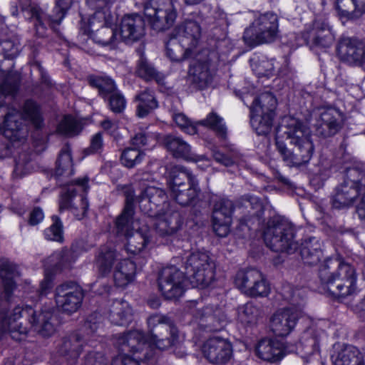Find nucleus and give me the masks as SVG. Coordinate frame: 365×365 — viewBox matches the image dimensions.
Returning a JSON list of instances; mask_svg holds the SVG:
<instances>
[{"mask_svg": "<svg viewBox=\"0 0 365 365\" xmlns=\"http://www.w3.org/2000/svg\"><path fill=\"white\" fill-rule=\"evenodd\" d=\"M21 277L19 266L7 259H0V330L8 333L15 341L24 339L33 329L43 337H50L56 331L57 319L54 311L45 308L34 310L31 306L14 304L16 279Z\"/></svg>", "mask_w": 365, "mask_h": 365, "instance_id": "1", "label": "nucleus"}, {"mask_svg": "<svg viewBox=\"0 0 365 365\" xmlns=\"http://www.w3.org/2000/svg\"><path fill=\"white\" fill-rule=\"evenodd\" d=\"M150 336L146 338L141 331L132 330L120 334L115 341L116 346L123 352L140 354L138 359L149 360L153 356L154 348L164 350L177 344L178 330L168 317L153 314L147 320Z\"/></svg>", "mask_w": 365, "mask_h": 365, "instance_id": "2", "label": "nucleus"}, {"mask_svg": "<svg viewBox=\"0 0 365 365\" xmlns=\"http://www.w3.org/2000/svg\"><path fill=\"white\" fill-rule=\"evenodd\" d=\"M276 146L283 161L290 167L308 163L314 150L310 128L292 116L284 117L277 127Z\"/></svg>", "mask_w": 365, "mask_h": 365, "instance_id": "3", "label": "nucleus"}, {"mask_svg": "<svg viewBox=\"0 0 365 365\" xmlns=\"http://www.w3.org/2000/svg\"><path fill=\"white\" fill-rule=\"evenodd\" d=\"M4 115L0 123L2 124L3 135L14 146L23 145L26 140L27 128L23 125L22 118L29 121L36 129L43 126V118L40 106L31 100L26 101L20 113L17 110L9 108L3 110Z\"/></svg>", "mask_w": 365, "mask_h": 365, "instance_id": "4", "label": "nucleus"}, {"mask_svg": "<svg viewBox=\"0 0 365 365\" xmlns=\"http://www.w3.org/2000/svg\"><path fill=\"white\" fill-rule=\"evenodd\" d=\"M324 289L336 297H346L356 292L357 274L349 263L340 259H327L319 270Z\"/></svg>", "mask_w": 365, "mask_h": 365, "instance_id": "5", "label": "nucleus"}, {"mask_svg": "<svg viewBox=\"0 0 365 365\" xmlns=\"http://www.w3.org/2000/svg\"><path fill=\"white\" fill-rule=\"evenodd\" d=\"M125 203L121 214L115 220L117 232L127 238L126 249L133 254L140 252L150 242L147 226L139 227V221L134 218L135 193L132 187L124 191Z\"/></svg>", "mask_w": 365, "mask_h": 365, "instance_id": "6", "label": "nucleus"}, {"mask_svg": "<svg viewBox=\"0 0 365 365\" xmlns=\"http://www.w3.org/2000/svg\"><path fill=\"white\" fill-rule=\"evenodd\" d=\"M280 294L290 305L272 314L270 328L275 335L287 336L294 329L299 319L302 317L304 290L287 284L282 286Z\"/></svg>", "mask_w": 365, "mask_h": 365, "instance_id": "7", "label": "nucleus"}, {"mask_svg": "<svg viewBox=\"0 0 365 365\" xmlns=\"http://www.w3.org/2000/svg\"><path fill=\"white\" fill-rule=\"evenodd\" d=\"M294 237L292 224L281 217H274L269 220L264 232L266 245L274 252L294 253L298 247Z\"/></svg>", "mask_w": 365, "mask_h": 365, "instance_id": "8", "label": "nucleus"}, {"mask_svg": "<svg viewBox=\"0 0 365 365\" xmlns=\"http://www.w3.org/2000/svg\"><path fill=\"white\" fill-rule=\"evenodd\" d=\"M168 185L173 197L182 206L192 205L200 192L195 177L182 166L173 169Z\"/></svg>", "mask_w": 365, "mask_h": 365, "instance_id": "9", "label": "nucleus"}, {"mask_svg": "<svg viewBox=\"0 0 365 365\" xmlns=\"http://www.w3.org/2000/svg\"><path fill=\"white\" fill-rule=\"evenodd\" d=\"M278 17L274 12L257 14L254 21L244 32L245 43L252 47L270 43L276 38Z\"/></svg>", "mask_w": 365, "mask_h": 365, "instance_id": "10", "label": "nucleus"}, {"mask_svg": "<svg viewBox=\"0 0 365 365\" xmlns=\"http://www.w3.org/2000/svg\"><path fill=\"white\" fill-rule=\"evenodd\" d=\"M178 0H149L144 6V13L151 27L157 31L170 29L178 14Z\"/></svg>", "mask_w": 365, "mask_h": 365, "instance_id": "11", "label": "nucleus"}, {"mask_svg": "<svg viewBox=\"0 0 365 365\" xmlns=\"http://www.w3.org/2000/svg\"><path fill=\"white\" fill-rule=\"evenodd\" d=\"M187 277L194 287L204 289L215 279V264L207 253H191L185 262Z\"/></svg>", "mask_w": 365, "mask_h": 365, "instance_id": "12", "label": "nucleus"}, {"mask_svg": "<svg viewBox=\"0 0 365 365\" xmlns=\"http://www.w3.org/2000/svg\"><path fill=\"white\" fill-rule=\"evenodd\" d=\"M235 283L244 294L252 297H267L270 292L269 284L263 274L256 269L239 271Z\"/></svg>", "mask_w": 365, "mask_h": 365, "instance_id": "13", "label": "nucleus"}, {"mask_svg": "<svg viewBox=\"0 0 365 365\" xmlns=\"http://www.w3.org/2000/svg\"><path fill=\"white\" fill-rule=\"evenodd\" d=\"M185 277L175 267L163 268L158 277V286L163 295L168 299L180 297L185 292Z\"/></svg>", "mask_w": 365, "mask_h": 365, "instance_id": "14", "label": "nucleus"}, {"mask_svg": "<svg viewBox=\"0 0 365 365\" xmlns=\"http://www.w3.org/2000/svg\"><path fill=\"white\" fill-rule=\"evenodd\" d=\"M115 22V18L113 16V20L111 23L103 25H92L91 18L88 20V26H86L82 21L80 26V38L82 41H86L91 38L96 43L103 46L114 48L118 41L115 30L111 27Z\"/></svg>", "mask_w": 365, "mask_h": 365, "instance_id": "15", "label": "nucleus"}, {"mask_svg": "<svg viewBox=\"0 0 365 365\" xmlns=\"http://www.w3.org/2000/svg\"><path fill=\"white\" fill-rule=\"evenodd\" d=\"M88 190V178L87 177L78 178L68 185L67 188L62 192L61 196L59 202L60 210H70L75 213L76 210H80L81 212V215L84 216L88 207L86 197L84 195L81 196L80 205H76L73 200L76 192H87Z\"/></svg>", "mask_w": 365, "mask_h": 365, "instance_id": "16", "label": "nucleus"}, {"mask_svg": "<svg viewBox=\"0 0 365 365\" xmlns=\"http://www.w3.org/2000/svg\"><path fill=\"white\" fill-rule=\"evenodd\" d=\"M322 323H313L309 326L301 334L297 352L304 359L319 354L320 344L326 337V333L322 328Z\"/></svg>", "mask_w": 365, "mask_h": 365, "instance_id": "17", "label": "nucleus"}, {"mask_svg": "<svg viewBox=\"0 0 365 365\" xmlns=\"http://www.w3.org/2000/svg\"><path fill=\"white\" fill-rule=\"evenodd\" d=\"M187 311L209 331H219L225 325V317L221 314L218 309H214L211 306L203 307L202 301H190L186 306Z\"/></svg>", "mask_w": 365, "mask_h": 365, "instance_id": "18", "label": "nucleus"}, {"mask_svg": "<svg viewBox=\"0 0 365 365\" xmlns=\"http://www.w3.org/2000/svg\"><path fill=\"white\" fill-rule=\"evenodd\" d=\"M83 297L82 289L74 283L59 285L55 292L58 307L68 314L76 312L81 307Z\"/></svg>", "mask_w": 365, "mask_h": 365, "instance_id": "19", "label": "nucleus"}, {"mask_svg": "<svg viewBox=\"0 0 365 365\" xmlns=\"http://www.w3.org/2000/svg\"><path fill=\"white\" fill-rule=\"evenodd\" d=\"M344 116L342 112L334 107L322 110L315 123L316 134L323 138L333 137L343 128Z\"/></svg>", "mask_w": 365, "mask_h": 365, "instance_id": "20", "label": "nucleus"}, {"mask_svg": "<svg viewBox=\"0 0 365 365\" xmlns=\"http://www.w3.org/2000/svg\"><path fill=\"white\" fill-rule=\"evenodd\" d=\"M165 190L155 186H147L139 197L140 207L148 216L160 214L161 211L171 207Z\"/></svg>", "mask_w": 365, "mask_h": 365, "instance_id": "21", "label": "nucleus"}, {"mask_svg": "<svg viewBox=\"0 0 365 365\" xmlns=\"http://www.w3.org/2000/svg\"><path fill=\"white\" fill-rule=\"evenodd\" d=\"M203 356L213 364H225L232 357V346L230 342L220 337L207 339L202 347Z\"/></svg>", "mask_w": 365, "mask_h": 365, "instance_id": "22", "label": "nucleus"}, {"mask_svg": "<svg viewBox=\"0 0 365 365\" xmlns=\"http://www.w3.org/2000/svg\"><path fill=\"white\" fill-rule=\"evenodd\" d=\"M73 0H57L53 14L48 17L41 9L32 7L30 9V12L31 19L35 21L34 25L36 32L39 35L43 36L46 28V23L59 24L64 18L66 11L70 9Z\"/></svg>", "mask_w": 365, "mask_h": 365, "instance_id": "23", "label": "nucleus"}, {"mask_svg": "<svg viewBox=\"0 0 365 365\" xmlns=\"http://www.w3.org/2000/svg\"><path fill=\"white\" fill-rule=\"evenodd\" d=\"M175 36L185 47L187 53H195L201 38L202 29L197 21L187 18L175 28Z\"/></svg>", "mask_w": 365, "mask_h": 365, "instance_id": "24", "label": "nucleus"}, {"mask_svg": "<svg viewBox=\"0 0 365 365\" xmlns=\"http://www.w3.org/2000/svg\"><path fill=\"white\" fill-rule=\"evenodd\" d=\"M233 203L228 199L222 198L215 202L212 212L214 232L220 237L227 235L231 224Z\"/></svg>", "mask_w": 365, "mask_h": 365, "instance_id": "25", "label": "nucleus"}, {"mask_svg": "<svg viewBox=\"0 0 365 365\" xmlns=\"http://www.w3.org/2000/svg\"><path fill=\"white\" fill-rule=\"evenodd\" d=\"M309 43L319 48L330 47L334 41V35L325 19L319 18L314 21L312 28L305 33Z\"/></svg>", "mask_w": 365, "mask_h": 365, "instance_id": "26", "label": "nucleus"}, {"mask_svg": "<svg viewBox=\"0 0 365 365\" xmlns=\"http://www.w3.org/2000/svg\"><path fill=\"white\" fill-rule=\"evenodd\" d=\"M154 227L156 232L160 236H171L175 234L181 227L182 220L180 213L171 207L160 212L155 216Z\"/></svg>", "mask_w": 365, "mask_h": 365, "instance_id": "27", "label": "nucleus"}, {"mask_svg": "<svg viewBox=\"0 0 365 365\" xmlns=\"http://www.w3.org/2000/svg\"><path fill=\"white\" fill-rule=\"evenodd\" d=\"M337 53L342 61L350 64H365V44L356 39L341 38L337 47Z\"/></svg>", "mask_w": 365, "mask_h": 365, "instance_id": "28", "label": "nucleus"}, {"mask_svg": "<svg viewBox=\"0 0 365 365\" xmlns=\"http://www.w3.org/2000/svg\"><path fill=\"white\" fill-rule=\"evenodd\" d=\"M163 143L168 150L175 158H183L187 161L195 163L205 161L206 165H209V161L206 159L205 155L192 153L190 145L180 137L167 135L164 138Z\"/></svg>", "mask_w": 365, "mask_h": 365, "instance_id": "29", "label": "nucleus"}, {"mask_svg": "<svg viewBox=\"0 0 365 365\" xmlns=\"http://www.w3.org/2000/svg\"><path fill=\"white\" fill-rule=\"evenodd\" d=\"M145 23L138 14L125 15L120 23V36L127 42L139 40L144 35Z\"/></svg>", "mask_w": 365, "mask_h": 365, "instance_id": "30", "label": "nucleus"}, {"mask_svg": "<svg viewBox=\"0 0 365 365\" xmlns=\"http://www.w3.org/2000/svg\"><path fill=\"white\" fill-rule=\"evenodd\" d=\"M361 192L356 187L342 182L335 189L331 199L332 206L336 209L349 207L356 202Z\"/></svg>", "mask_w": 365, "mask_h": 365, "instance_id": "31", "label": "nucleus"}, {"mask_svg": "<svg viewBox=\"0 0 365 365\" xmlns=\"http://www.w3.org/2000/svg\"><path fill=\"white\" fill-rule=\"evenodd\" d=\"M115 1V0H86L88 6L95 11L91 16L92 25H103L113 21V15L110 11V6Z\"/></svg>", "mask_w": 365, "mask_h": 365, "instance_id": "32", "label": "nucleus"}, {"mask_svg": "<svg viewBox=\"0 0 365 365\" xmlns=\"http://www.w3.org/2000/svg\"><path fill=\"white\" fill-rule=\"evenodd\" d=\"M256 354L262 359L271 362L280 361L284 355L282 344L269 339H264L258 342Z\"/></svg>", "mask_w": 365, "mask_h": 365, "instance_id": "33", "label": "nucleus"}, {"mask_svg": "<svg viewBox=\"0 0 365 365\" xmlns=\"http://www.w3.org/2000/svg\"><path fill=\"white\" fill-rule=\"evenodd\" d=\"M300 255L305 264L309 265L318 264L323 257L321 242L316 237L305 240L302 243Z\"/></svg>", "mask_w": 365, "mask_h": 365, "instance_id": "34", "label": "nucleus"}, {"mask_svg": "<svg viewBox=\"0 0 365 365\" xmlns=\"http://www.w3.org/2000/svg\"><path fill=\"white\" fill-rule=\"evenodd\" d=\"M133 316V309L127 302L120 299L113 302L109 314L111 323L119 326L128 325L132 322Z\"/></svg>", "mask_w": 365, "mask_h": 365, "instance_id": "35", "label": "nucleus"}, {"mask_svg": "<svg viewBox=\"0 0 365 365\" xmlns=\"http://www.w3.org/2000/svg\"><path fill=\"white\" fill-rule=\"evenodd\" d=\"M335 7L341 17L356 19L365 13V0H336Z\"/></svg>", "mask_w": 365, "mask_h": 365, "instance_id": "36", "label": "nucleus"}, {"mask_svg": "<svg viewBox=\"0 0 365 365\" xmlns=\"http://www.w3.org/2000/svg\"><path fill=\"white\" fill-rule=\"evenodd\" d=\"M136 265L130 259H123L116 266L114 272V282L118 287H124L132 282L136 274Z\"/></svg>", "mask_w": 365, "mask_h": 365, "instance_id": "37", "label": "nucleus"}, {"mask_svg": "<svg viewBox=\"0 0 365 365\" xmlns=\"http://www.w3.org/2000/svg\"><path fill=\"white\" fill-rule=\"evenodd\" d=\"M334 365H364V356L359 350L353 346H346L336 354L332 356Z\"/></svg>", "mask_w": 365, "mask_h": 365, "instance_id": "38", "label": "nucleus"}, {"mask_svg": "<svg viewBox=\"0 0 365 365\" xmlns=\"http://www.w3.org/2000/svg\"><path fill=\"white\" fill-rule=\"evenodd\" d=\"M239 204L246 210L247 215L242 219L245 223H248L250 218L259 220L264 213V206L260 199L257 197L246 195L242 196Z\"/></svg>", "mask_w": 365, "mask_h": 365, "instance_id": "39", "label": "nucleus"}, {"mask_svg": "<svg viewBox=\"0 0 365 365\" xmlns=\"http://www.w3.org/2000/svg\"><path fill=\"white\" fill-rule=\"evenodd\" d=\"M277 106V99L272 93L264 92L255 98L250 106V114H272Z\"/></svg>", "mask_w": 365, "mask_h": 365, "instance_id": "40", "label": "nucleus"}, {"mask_svg": "<svg viewBox=\"0 0 365 365\" xmlns=\"http://www.w3.org/2000/svg\"><path fill=\"white\" fill-rule=\"evenodd\" d=\"M118 259V255L115 250L107 245L101 247L96 258V265L101 274L109 273L113 264Z\"/></svg>", "mask_w": 365, "mask_h": 365, "instance_id": "41", "label": "nucleus"}, {"mask_svg": "<svg viewBox=\"0 0 365 365\" xmlns=\"http://www.w3.org/2000/svg\"><path fill=\"white\" fill-rule=\"evenodd\" d=\"M85 344V340L78 333L72 334L64 339L61 348V354L72 359H77Z\"/></svg>", "mask_w": 365, "mask_h": 365, "instance_id": "42", "label": "nucleus"}, {"mask_svg": "<svg viewBox=\"0 0 365 365\" xmlns=\"http://www.w3.org/2000/svg\"><path fill=\"white\" fill-rule=\"evenodd\" d=\"M138 102L137 115L143 118L158 107V102L152 91L146 89L139 93L135 98Z\"/></svg>", "mask_w": 365, "mask_h": 365, "instance_id": "43", "label": "nucleus"}, {"mask_svg": "<svg viewBox=\"0 0 365 365\" xmlns=\"http://www.w3.org/2000/svg\"><path fill=\"white\" fill-rule=\"evenodd\" d=\"M189 73L192 82L200 88L206 86L212 81V76L207 62H196L190 68Z\"/></svg>", "mask_w": 365, "mask_h": 365, "instance_id": "44", "label": "nucleus"}, {"mask_svg": "<svg viewBox=\"0 0 365 365\" xmlns=\"http://www.w3.org/2000/svg\"><path fill=\"white\" fill-rule=\"evenodd\" d=\"M343 182L363 191L365 190V169L361 165L346 168Z\"/></svg>", "mask_w": 365, "mask_h": 365, "instance_id": "45", "label": "nucleus"}, {"mask_svg": "<svg viewBox=\"0 0 365 365\" xmlns=\"http://www.w3.org/2000/svg\"><path fill=\"white\" fill-rule=\"evenodd\" d=\"M56 175L58 176L63 174L71 175L73 174V160L70 147L68 145L61 149L56 161Z\"/></svg>", "mask_w": 365, "mask_h": 365, "instance_id": "46", "label": "nucleus"}, {"mask_svg": "<svg viewBox=\"0 0 365 365\" xmlns=\"http://www.w3.org/2000/svg\"><path fill=\"white\" fill-rule=\"evenodd\" d=\"M274 117L272 114H250V123L258 135H267L272 129Z\"/></svg>", "mask_w": 365, "mask_h": 365, "instance_id": "47", "label": "nucleus"}, {"mask_svg": "<svg viewBox=\"0 0 365 365\" xmlns=\"http://www.w3.org/2000/svg\"><path fill=\"white\" fill-rule=\"evenodd\" d=\"M20 78L16 73H6L0 70V94L2 96L14 95L16 93Z\"/></svg>", "mask_w": 365, "mask_h": 365, "instance_id": "48", "label": "nucleus"}, {"mask_svg": "<svg viewBox=\"0 0 365 365\" xmlns=\"http://www.w3.org/2000/svg\"><path fill=\"white\" fill-rule=\"evenodd\" d=\"M238 320L243 324H255L261 315V311L259 307L252 302L238 307L237 309Z\"/></svg>", "mask_w": 365, "mask_h": 365, "instance_id": "49", "label": "nucleus"}, {"mask_svg": "<svg viewBox=\"0 0 365 365\" xmlns=\"http://www.w3.org/2000/svg\"><path fill=\"white\" fill-rule=\"evenodd\" d=\"M195 53H187L185 47L175 38H171L166 44V56L173 61H180L191 57Z\"/></svg>", "mask_w": 365, "mask_h": 365, "instance_id": "50", "label": "nucleus"}, {"mask_svg": "<svg viewBox=\"0 0 365 365\" xmlns=\"http://www.w3.org/2000/svg\"><path fill=\"white\" fill-rule=\"evenodd\" d=\"M90 86L98 90L99 94L106 97L110 95L116 89L114 81L104 76H91L88 78Z\"/></svg>", "mask_w": 365, "mask_h": 365, "instance_id": "51", "label": "nucleus"}, {"mask_svg": "<svg viewBox=\"0 0 365 365\" xmlns=\"http://www.w3.org/2000/svg\"><path fill=\"white\" fill-rule=\"evenodd\" d=\"M197 124L210 128L222 139L226 138L227 128L223 123V119L215 112L209 113L205 119L198 121Z\"/></svg>", "mask_w": 365, "mask_h": 365, "instance_id": "52", "label": "nucleus"}, {"mask_svg": "<svg viewBox=\"0 0 365 365\" xmlns=\"http://www.w3.org/2000/svg\"><path fill=\"white\" fill-rule=\"evenodd\" d=\"M145 157V153L139 148H127L122 151L120 162L128 168H133L140 164Z\"/></svg>", "mask_w": 365, "mask_h": 365, "instance_id": "53", "label": "nucleus"}, {"mask_svg": "<svg viewBox=\"0 0 365 365\" xmlns=\"http://www.w3.org/2000/svg\"><path fill=\"white\" fill-rule=\"evenodd\" d=\"M136 73L138 76L146 81L155 80L157 82L160 83L162 80L155 69L143 56H140V59L138 63Z\"/></svg>", "mask_w": 365, "mask_h": 365, "instance_id": "54", "label": "nucleus"}, {"mask_svg": "<svg viewBox=\"0 0 365 365\" xmlns=\"http://www.w3.org/2000/svg\"><path fill=\"white\" fill-rule=\"evenodd\" d=\"M57 130L62 135L73 136L79 133L78 124L73 117L67 115L59 123Z\"/></svg>", "mask_w": 365, "mask_h": 365, "instance_id": "55", "label": "nucleus"}, {"mask_svg": "<svg viewBox=\"0 0 365 365\" xmlns=\"http://www.w3.org/2000/svg\"><path fill=\"white\" fill-rule=\"evenodd\" d=\"M52 225L44 231L45 237L48 240L61 242L63 240L62 224L56 216L52 217Z\"/></svg>", "mask_w": 365, "mask_h": 365, "instance_id": "56", "label": "nucleus"}, {"mask_svg": "<svg viewBox=\"0 0 365 365\" xmlns=\"http://www.w3.org/2000/svg\"><path fill=\"white\" fill-rule=\"evenodd\" d=\"M69 257L70 252L67 250L55 252L48 258L47 263L49 267L56 269H61L69 264Z\"/></svg>", "mask_w": 365, "mask_h": 365, "instance_id": "57", "label": "nucleus"}, {"mask_svg": "<svg viewBox=\"0 0 365 365\" xmlns=\"http://www.w3.org/2000/svg\"><path fill=\"white\" fill-rule=\"evenodd\" d=\"M252 66L254 72L259 77L270 76L274 69L273 60L265 58L255 61Z\"/></svg>", "mask_w": 365, "mask_h": 365, "instance_id": "58", "label": "nucleus"}, {"mask_svg": "<svg viewBox=\"0 0 365 365\" xmlns=\"http://www.w3.org/2000/svg\"><path fill=\"white\" fill-rule=\"evenodd\" d=\"M173 120L177 125L186 133L193 135L197 133V123H192L185 114L181 113H175L173 115Z\"/></svg>", "mask_w": 365, "mask_h": 365, "instance_id": "59", "label": "nucleus"}, {"mask_svg": "<svg viewBox=\"0 0 365 365\" xmlns=\"http://www.w3.org/2000/svg\"><path fill=\"white\" fill-rule=\"evenodd\" d=\"M125 106L124 96L116 89L109 95V106L113 112L120 113L125 109Z\"/></svg>", "mask_w": 365, "mask_h": 365, "instance_id": "60", "label": "nucleus"}, {"mask_svg": "<svg viewBox=\"0 0 365 365\" xmlns=\"http://www.w3.org/2000/svg\"><path fill=\"white\" fill-rule=\"evenodd\" d=\"M85 365H104L106 359L101 353L89 352L85 358Z\"/></svg>", "mask_w": 365, "mask_h": 365, "instance_id": "61", "label": "nucleus"}, {"mask_svg": "<svg viewBox=\"0 0 365 365\" xmlns=\"http://www.w3.org/2000/svg\"><path fill=\"white\" fill-rule=\"evenodd\" d=\"M138 358L133 359L126 354H119L115 356L111 365H140Z\"/></svg>", "mask_w": 365, "mask_h": 365, "instance_id": "62", "label": "nucleus"}, {"mask_svg": "<svg viewBox=\"0 0 365 365\" xmlns=\"http://www.w3.org/2000/svg\"><path fill=\"white\" fill-rule=\"evenodd\" d=\"M103 146V140L101 133H96L91 140V145L89 150L91 153H98L100 152Z\"/></svg>", "mask_w": 365, "mask_h": 365, "instance_id": "63", "label": "nucleus"}, {"mask_svg": "<svg viewBox=\"0 0 365 365\" xmlns=\"http://www.w3.org/2000/svg\"><path fill=\"white\" fill-rule=\"evenodd\" d=\"M212 156L217 163L226 167L233 165L235 162L232 157H228L218 150H214L212 151Z\"/></svg>", "mask_w": 365, "mask_h": 365, "instance_id": "64", "label": "nucleus"}]
</instances>
